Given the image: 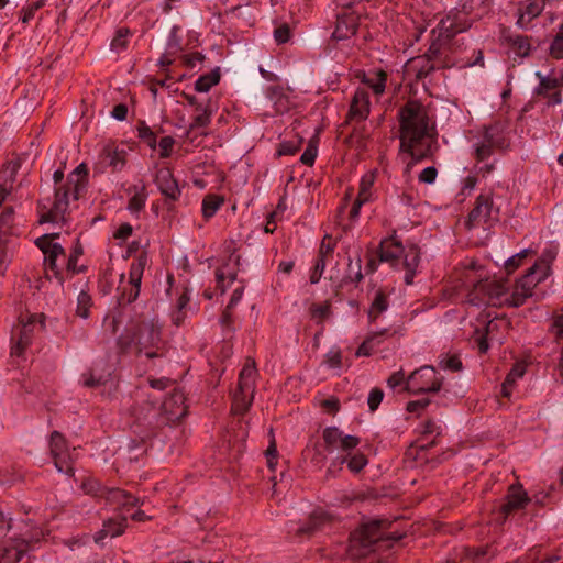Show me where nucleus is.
Returning a JSON list of instances; mask_svg holds the SVG:
<instances>
[{
  "instance_id": "obj_4",
  "label": "nucleus",
  "mask_w": 563,
  "mask_h": 563,
  "mask_svg": "<svg viewBox=\"0 0 563 563\" xmlns=\"http://www.w3.org/2000/svg\"><path fill=\"white\" fill-rule=\"evenodd\" d=\"M419 261L420 253L416 245L404 246L394 240H385L380 244L379 262L389 263L397 269L404 268L407 285L412 284Z\"/></svg>"
},
{
  "instance_id": "obj_34",
  "label": "nucleus",
  "mask_w": 563,
  "mask_h": 563,
  "mask_svg": "<svg viewBox=\"0 0 563 563\" xmlns=\"http://www.w3.org/2000/svg\"><path fill=\"white\" fill-rule=\"evenodd\" d=\"M387 308H388L387 297L385 296L384 292L377 291L373 299V302L369 307V310H368L369 320L371 321L376 320L382 312L387 310Z\"/></svg>"
},
{
  "instance_id": "obj_2",
  "label": "nucleus",
  "mask_w": 563,
  "mask_h": 563,
  "mask_svg": "<svg viewBox=\"0 0 563 563\" xmlns=\"http://www.w3.org/2000/svg\"><path fill=\"white\" fill-rule=\"evenodd\" d=\"M44 537L31 521H15L0 511V562L18 563Z\"/></svg>"
},
{
  "instance_id": "obj_58",
  "label": "nucleus",
  "mask_w": 563,
  "mask_h": 563,
  "mask_svg": "<svg viewBox=\"0 0 563 563\" xmlns=\"http://www.w3.org/2000/svg\"><path fill=\"white\" fill-rule=\"evenodd\" d=\"M174 145V140L170 136H164L158 142V151L161 157H167Z\"/></svg>"
},
{
  "instance_id": "obj_61",
  "label": "nucleus",
  "mask_w": 563,
  "mask_h": 563,
  "mask_svg": "<svg viewBox=\"0 0 563 563\" xmlns=\"http://www.w3.org/2000/svg\"><path fill=\"white\" fill-rule=\"evenodd\" d=\"M387 384L390 388H396L402 384L406 385L405 375L402 371L395 372L387 379Z\"/></svg>"
},
{
  "instance_id": "obj_9",
  "label": "nucleus",
  "mask_w": 563,
  "mask_h": 563,
  "mask_svg": "<svg viewBox=\"0 0 563 563\" xmlns=\"http://www.w3.org/2000/svg\"><path fill=\"white\" fill-rule=\"evenodd\" d=\"M165 342L162 338V324L153 319L143 324V354L152 360L157 358L159 366L165 364Z\"/></svg>"
},
{
  "instance_id": "obj_24",
  "label": "nucleus",
  "mask_w": 563,
  "mask_h": 563,
  "mask_svg": "<svg viewBox=\"0 0 563 563\" xmlns=\"http://www.w3.org/2000/svg\"><path fill=\"white\" fill-rule=\"evenodd\" d=\"M357 18L353 14L341 15L338 19L336 27L333 32L335 40H344L354 35L357 31Z\"/></svg>"
},
{
  "instance_id": "obj_18",
  "label": "nucleus",
  "mask_w": 563,
  "mask_h": 563,
  "mask_svg": "<svg viewBox=\"0 0 563 563\" xmlns=\"http://www.w3.org/2000/svg\"><path fill=\"white\" fill-rule=\"evenodd\" d=\"M37 317L31 316L27 319V322H23L19 329L18 338L13 339V344L11 347V355L16 357H22L25 349L31 344L32 333L34 330V324L36 322Z\"/></svg>"
},
{
  "instance_id": "obj_19",
  "label": "nucleus",
  "mask_w": 563,
  "mask_h": 563,
  "mask_svg": "<svg viewBox=\"0 0 563 563\" xmlns=\"http://www.w3.org/2000/svg\"><path fill=\"white\" fill-rule=\"evenodd\" d=\"M155 183L164 196L172 200L178 198L180 189L168 168H162L156 173Z\"/></svg>"
},
{
  "instance_id": "obj_23",
  "label": "nucleus",
  "mask_w": 563,
  "mask_h": 563,
  "mask_svg": "<svg viewBox=\"0 0 563 563\" xmlns=\"http://www.w3.org/2000/svg\"><path fill=\"white\" fill-rule=\"evenodd\" d=\"M344 463H347V467L351 472L358 473L367 464V459L362 453L350 455L349 452L345 456L334 459L328 470V473H332L333 468H341Z\"/></svg>"
},
{
  "instance_id": "obj_30",
  "label": "nucleus",
  "mask_w": 563,
  "mask_h": 563,
  "mask_svg": "<svg viewBox=\"0 0 563 563\" xmlns=\"http://www.w3.org/2000/svg\"><path fill=\"white\" fill-rule=\"evenodd\" d=\"M387 330L384 329L378 332L371 333L364 342L358 346L356 351L357 356H368L372 353L373 347L382 342V338L386 334Z\"/></svg>"
},
{
  "instance_id": "obj_27",
  "label": "nucleus",
  "mask_w": 563,
  "mask_h": 563,
  "mask_svg": "<svg viewBox=\"0 0 563 563\" xmlns=\"http://www.w3.org/2000/svg\"><path fill=\"white\" fill-rule=\"evenodd\" d=\"M256 368L254 361L247 360L239 376V388L242 391L254 393Z\"/></svg>"
},
{
  "instance_id": "obj_33",
  "label": "nucleus",
  "mask_w": 563,
  "mask_h": 563,
  "mask_svg": "<svg viewBox=\"0 0 563 563\" xmlns=\"http://www.w3.org/2000/svg\"><path fill=\"white\" fill-rule=\"evenodd\" d=\"M254 393L242 391L239 387L233 395V410L236 413H243L251 406Z\"/></svg>"
},
{
  "instance_id": "obj_53",
  "label": "nucleus",
  "mask_w": 563,
  "mask_h": 563,
  "mask_svg": "<svg viewBox=\"0 0 563 563\" xmlns=\"http://www.w3.org/2000/svg\"><path fill=\"white\" fill-rule=\"evenodd\" d=\"M384 398V393L379 388H374L371 390L367 399V404L371 411H375L378 406L380 405L382 400Z\"/></svg>"
},
{
  "instance_id": "obj_16",
  "label": "nucleus",
  "mask_w": 563,
  "mask_h": 563,
  "mask_svg": "<svg viewBox=\"0 0 563 563\" xmlns=\"http://www.w3.org/2000/svg\"><path fill=\"white\" fill-rule=\"evenodd\" d=\"M333 521L332 515L322 509L314 510L307 523L300 525L297 528L291 529L298 536L310 537L318 531L325 529Z\"/></svg>"
},
{
  "instance_id": "obj_38",
  "label": "nucleus",
  "mask_w": 563,
  "mask_h": 563,
  "mask_svg": "<svg viewBox=\"0 0 563 563\" xmlns=\"http://www.w3.org/2000/svg\"><path fill=\"white\" fill-rule=\"evenodd\" d=\"M223 200L218 196H207L202 201V213L206 219L214 216Z\"/></svg>"
},
{
  "instance_id": "obj_49",
  "label": "nucleus",
  "mask_w": 563,
  "mask_h": 563,
  "mask_svg": "<svg viewBox=\"0 0 563 563\" xmlns=\"http://www.w3.org/2000/svg\"><path fill=\"white\" fill-rule=\"evenodd\" d=\"M439 366L443 369L457 372L462 368V362L457 356H444L440 360Z\"/></svg>"
},
{
  "instance_id": "obj_62",
  "label": "nucleus",
  "mask_w": 563,
  "mask_h": 563,
  "mask_svg": "<svg viewBox=\"0 0 563 563\" xmlns=\"http://www.w3.org/2000/svg\"><path fill=\"white\" fill-rule=\"evenodd\" d=\"M148 384L154 389L163 390L170 384V380L166 377H161V378H151L150 377Z\"/></svg>"
},
{
  "instance_id": "obj_3",
  "label": "nucleus",
  "mask_w": 563,
  "mask_h": 563,
  "mask_svg": "<svg viewBox=\"0 0 563 563\" xmlns=\"http://www.w3.org/2000/svg\"><path fill=\"white\" fill-rule=\"evenodd\" d=\"M86 173L82 166H78L68 177L66 188L56 189L55 201H41V222L65 221V213L68 210L70 200L78 197L79 191L85 187Z\"/></svg>"
},
{
  "instance_id": "obj_41",
  "label": "nucleus",
  "mask_w": 563,
  "mask_h": 563,
  "mask_svg": "<svg viewBox=\"0 0 563 563\" xmlns=\"http://www.w3.org/2000/svg\"><path fill=\"white\" fill-rule=\"evenodd\" d=\"M301 137H296L294 140H287L279 144V148L277 151L278 156L283 155H294L302 144Z\"/></svg>"
},
{
  "instance_id": "obj_39",
  "label": "nucleus",
  "mask_w": 563,
  "mask_h": 563,
  "mask_svg": "<svg viewBox=\"0 0 563 563\" xmlns=\"http://www.w3.org/2000/svg\"><path fill=\"white\" fill-rule=\"evenodd\" d=\"M374 180H375V174L374 173H368L366 175H364L361 179V184H360V191H358V195H357V198L358 199H362L363 201H368L369 198H371V188L374 184Z\"/></svg>"
},
{
  "instance_id": "obj_11",
  "label": "nucleus",
  "mask_w": 563,
  "mask_h": 563,
  "mask_svg": "<svg viewBox=\"0 0 563 563\" xmlns=\"http://www.w3.org/2000/svg\"><path fill=\"white\" fill-rule=\"evenodd\" d=\"M442 385V378L437 376L435 369L431 366H422L411 373L406 380V390L419 393H435L439 391Z\"/></svg>"
},
{
  "instance_id": "obj_37",
  "label": "nucleus",
  "mask_w": 563,
  "mask_h": 563,
  "mask_svg": "<svg viewBox=\"0 0 563 563\" xmlns=\"http://www.w3.org/2000/svg\"><path fill=\"white\" fill-rule=\"evenodd\" d=\"M13 222L12 209H5L0 216V238L8 239V235L15 234Z\"/></svg>"
},
{
  "instance_id": "obj_55",
  "label": "nucleus",
  "mask_w": 563,
  "mask_h": 563,
  "mask_svg": "<svg viewBox=\"0 0 563 563\" xmlns=\"http://www.w3.org/2000/svg\"><path fill=\"white\" fill-rule=\"evenodd\" d=\"M274 38L278 44H284L290 38V29L287 24H283L274 31Z\"/></svg>"
},
{
  "instance_id": "obj_21",
  "label": "nucleus",
  "mask_w": 563,
  "mask_h": 563,
  "mask_svg": "<svg viewBox=\"0 0 563 563\" xmlns=\"http://www.w3.org/2000/svg\"><path fill=\"white\" fill-rule=\"evenodd\" d=\"M369 113L368 93L364 89H357L353 96L350 118L352 120L363 121Z\"/></svg>"
},
{
  "instance_id": "obj_5",
  "label": "nucleus",
  "mask_w": 563,
  "mask_h": 563,
  "mask_svg": "<svg viewBox=\"0 0 563 563\" xmlns=\"http://www.w3.org/2000/svg\"><path fill=\"white\" fill-rule=\"evenodd\" d=\"M382 521H372L363 525L360 529L354 531L350 539L347 554L352 559L364 558L375 550V545L385 540L393 539L398 541L402 538L401 534L388 533L382 530Z\"/></svg>"
},
{
  "instance_id": "obj_17",
  "label": "nucleus",
  "mask_w": 563,
  "mask_h": 563,
  "mask_svg": "<svg viewBox=\"0 0 563 563\" xmlns=\"http://www.w3.org/2000/svg\"><path fill=\"white\" fill-rule=\"evenodd\" d=\"M49 446L56 470L59 473H70L71 467L68 465L70 454L66 449V443L63 435L58 432H53L51 435Z\"/></svg>"
},
{
  "instance_id": "obj_40",
  "label": "nucleus",
  "mask_w": 563,
  "mask_h": 563,
  "mask_svg": "<svg viewBox=\"0 0 563 563\" xmlns=\"http://www.w3.org/2000/svg\"><path fill=\"white\" fill-rule=\"evenodd\" d=\"M489 0H470L463 7L465 13L474 12L476 18H482L488 10Z\"/></svg>"
},
{
  "instance_id": "obj_47",
  "label": "nucleus",
  "mask_w": 563,
  "mask_h": 563,
  "mask_svg": "<svg viewBox=\"0 0 563 563\" xmlns=\"http://www.w3.org/2000/svg\"><path fill=\"white\" fill-rule=\"evenodd\" d=\"M334 247L335 243L333 242L332 238L330 235H325L319 249V256L327 260H332Z\"/></svg>"
},
{
  "instance_id": "obj_51",
  "label": "nucleus",
  "mask_w": 563,
  "mask_h": 563,
  "mask_svg": "<svg viewBox=\"0 0 563 563\" xmlns=\"http://www.w3.org/2000/svg\"><path fill=\"white\" fill-rule=\"evenodd\" d=\"M385 82H386V74L383 71H379L376 74V78L372 80H367V84L373 89V91L376 95H380L385 90Z\"/></svg>"
},
{
  "instance_id": "obj_1",
  "label": "nucleus",
  "mask_w": 563,
  "mask_h": 563,
  "mask_svg": "<svg viewBox=\"0 0 563 563\" xmlns=\"http://www.w3.org/2000/svg\"><path fill=\"white\" fill-rule=\"evenodd\" d=\"M399 151L409 155L406 172L434 152L437 144L435 124L433 117L426 106L419 101L407 102L398 113Z\"/></svg>"
},
{
  "instance_id": "obj_22",
  "label": "nucleus",
  "mask_w": 563,
  "mask_h": 563,
  "mask_svg": "<svg viewBox=\"0 0 563 563\" xmlns=\"http://www.w3.org/2000/svg\"><path fill=\"white\" fill-rule=\"evenodd\" d=\"M133 228L129 223H122L113 231V239L117 241L119 245L126 244L124 257H131L135 255L139 251L140 244L139 241L133 240L131 243H128L129 239L132 236Z\"/></svg>"
},
{
  "instance_id": "obj_15",
  "label": "nucleus",
  "mask_w": 563,
  "mask_h": 563,
  "mask_svg": "<svg viewBox=\"0 0 563 563\" xmlns=\"http://www.w3.org/2000/svg\"><path fill=\"white\" fill-rule=\"evenodd\" d=\"M162 412L169 422L179 421L187 413L185 395L174 390L162 404Z\"/></svg>"
},
{
  "instance_id": "obj_46",
  "label": "nucleus",
  "mask_w": 563,
  "mask_h": 563,
  "mask_svg": "<svg viewBox=\"0 0 563 563\" xmlns=\"http://www.w3.org/2000/svg\"><path fill=\"white\" fill-rule=\"evenodd\" d=\"M330 314V305L327 302L322 305H314L311 307V317L319 323L328 319Z\"/></svg>"
},
{
  "instance_id": "obj_52",
  "label": "nucleus",
  "mask_w": 563,
  "mask_h": 563,
  "mask_svg": "<svg viewBox=\"0 0 563 563\" xmlns=\"http://www.w3.org/2000/svg\"><path fill=\"white\" fill-rule=\"evenodd\" d=\"M218 80L219 79L217 77H200L195 84L196 90L199 92H207L212 86L218 84Z\"/></svg>"
},
{
  "instance_id": "obj_56",
  "label": "nucleus",
  "mask_w": 563,
  "mask_h": 563,
  "mask_svg": "<svg viewBox=\"0 0 563 563\" xmlns=\"http://www.w3.org/2000/svg\"><path fill=\"white\" fill-rule=\"evenodd\" d=\"M324 363L330 368H340L341 367V353L338 350H331L325 355Z\"/></svg>"
},
{
  "instance_id": "obj_10",
  "label": "nucleus",
  "mask_w": 563,
  "mask_h": 563,
  "mask_svg": "<svg viewBox=\"0 0 563 563\" xmlns=\"http://www.w3.org/2000/svg\"><path fill=\"white\" fill-rule=\"evenodd\" d=\"M499 209L495 207L490 194H482L477 197L475 207L465 222L468 229L479 225H492L498 221Z\"/></svg>"
},
{
  "instance_id": "obj_31",
  "label": "nucleus",
  "mask_w": 563,
  "mask_h": 563,
  "mask_svg": "<svg viewBox=\"0 0 563 563\" xmlns=\"http://www.w3.org/2000/svg\"><path fill=\"white\" fill-rule=\"evenodd\" d=\"M124 531L123 520L110 519L104 522L102 530L96 538V542H100L106 537H117Z\"/></svg>"
},
{
  "instance_id": "obj_50",
  "label": "nucleus",
  "mask_w": 563,
  "mask_h": 563,
  "mask_svg": "<svg viewBox=\"0 0 563 563\" xmlns=\"http://www.w3.org/2000/svg\"><path fill=\"white\" fill-rule=\"evenodd\" d=\"M329 262H330V260H327V258H323V257H320V256L318 257V261H317V263L314 265V268H313V271L311 272V275H310V283L311 284H317L320 280V278H321V276H322V274L324 272V268H325V266H327V264Z\"/></svg>"
},
{
  "instance_id": "obj_64",
  "label": "nucleus",
  "mask_w": 563,
  "mask_h": 563,
  "mask_svg": "<svg viewBox=\"0 0 563 563\" xmlns=\"http://www.w3.org/2000/svg\"><path fill=\"white\" fill-rule=\"evenodd\" d=\"M553 331L555 338L562 342V350H563V317H558L553 323Z\"/></svg>"
},
{
  "instance_id": "obj_28",
  "label": "nucleus",
  "mask_w": 563,
  "mask_h": 563,
  "mask_svg": "<svg viewBox=\"0 0 563 563\" xmlns=\"http://www.w3.org/2000/svg\"><path fill=\"white\" fill-rule=\"evenodd\" d=\"M536 76L539 78L540 84L536 89L538 95H545L550 90L556 89L563 86V74H560V77H551L544 76L541 71H537Z\"/></svg>"
},
{
  "instance_id": "obj_43",
  "label": "nucleus",
  "mask_w": 563,
  "mask_h": 563,
  "mask_svg": "<svg viewBox=\"0 0 563 563\" xmlns=\"http://www.w3.org/2000/svg\"><path fill=\"white\" fill-rule=\"evenodd\" d=\"M90 296L84 291H81L78 295L77 298V314L84 319L88 318L89 316V308H90Z\"/></svg>"
},
{
  "instance_id": "obj_57",
  "label": "nucleus",
  "mask_w": 563,
  "mask_h": 563,
  "mask_svg": "<svg viewBox=\"0 0 563 563\" xmlns=\"http://www.w3.org/2000/svg\"><path fill=\"white\" fill-rule=\"evenodd\" d=\"M544 9L543 3L540 0H531L530 4L526 9V13L528 19H532L538 16Z\"/></svg>"
},
{
  "instance_id": "obj_36",
  "label": "nucleus",
  "mask_w": 563,
  "mask_h": 563,
  "mask_svg": "<svg viewBox=\"0 0 563 563\" xmlns=\"http://www.w3.org/2000/svg\"><path fill=\"white\" fill-rule=\"evenodd\" d=\"M268 97L274 102L277 112H284L289 108V101L287 97H285L282 88L271 87L268 89Z\"/></svg>"
},
{
  "instance_id": "obj_20",
  "label": "nucleus",
  "mask_w": 563,
  "mask_h": 563,
  "mask_svg": "<svg viewBox=\"0 0 563 563\" xmlns=\"http://www.w3.org/2000/svg\"><path fill=\"white\" fill-rule=\"evenodd\" d=\"M529 501L530 498L528 497L527 493L522 490L521 486L512 485L509 487L507 501L505 505H503L501 512L506 517L510 512L523 508Z\"/></svg>"
},
{
  "instance_id": "obj_35",
  "label": "nucleus",
  "mask_w": 563,
  "mask_h": 563,
  "mask_svg": "<svg viewBox=\"0 0 563 563\" xmlns=\"http://www.w3.org/2000/svg\"><path fill=\"white\" fill-rule=\"evenodd\" d=\"M196 110L198 113L194 117L192 122L190 123V130L205 128L210 122L211 110L207 104L197 103Z\"/></svg>"
},
{
  "instance_id": "obj_63",
  "label": "nucleus",
  "mask_w": 563,
  "mask_h": 563,
  "mask_svg": "<svg viewBox=\"0 0 563 563\" xmlns=\"http://www.w3.org/2000/svg\"><path fill=\"white\" fill-rule=\"evenodd\" d=\"M429 405V399L413 400L407 404L409 412H418Z\"/></svg>"
},
{
  "instance_id": "obj_42",
  "label": "nucleus",
  "mask_w": 563,
  "mask_h": 563,
  "mask_svg": "<svg viewBox=\"0 0 563 563\" xmlns=\"http://www.w3.org/2000/svg\"><path fill=\"white\" fill-rule=\"evenodd\" d=\"M467 556H470L475 562L482 563L493 558L494 552L490 551V547H481L477 549L467 550Z\"/></svg>"
},
{
  "instance_id": "obj_59",
  "label": "nucleus",
  "mask_w": 563,
  "mask_h": 563,
  "mask_svg": "<svg viewBox=\"0 0 563 563\" xmlns=\"http://www.w3.org/2000/svg\"><path fill=\"white\" fill-rule=\"evenodd\" d=\"M128 31L120 30L117 34V36L111 42V48L115 52L122 51L126 45V37Z\"/></svg>"
},
{
  "instance_id": "obj_26",
  "label": "nucleus",
  "mask_w": 563,
  "mask_h": 563,
  "mask_svg": "<svg viewBox=\"0 0 563 563\" xmlns=\"http://www.w3.org/2000/svg\"><path fill=\"white\" fill-rule=\"evenodd\" d=\"M467 27H470V24L462 23L457 15H448L439 23L440 35L445 36L446 38L454 36L456 33L465 31Z\"/></svg>"
},
{
  "instance_id": "obj_8",
  "label": "nucleus",
  "mask_w": 563,
  "mask_h": 563,
  "mask_svg": "<svg viewBox=\"0 0 563 563\" xmlns=\"http://www.w3.org/2000/svg\"><path fill=\"white\" fill-rule=\"evenodd\" d=\"M548 265L540 263L533 265L528 273L517 282L511 294L507 291V306L520 307L526 299L532 296L533 288L548 275Z\"/></svg>"
},
{
  "instance_id": "obj_60",
  "label": "nucleus",
  "mask_w": 563,
  "mask_h": 563,
  "mask_svg": "<svg viewBox=\"0 0 563 563\" xmlns=\"http://www.w3.org/2000/svg\"><path fill=\"white\" fill-rule=\"evenodd\" d=\"M437 175H438V172L435 169V167H427L424 168L420 175H419V180L421 183H426V184H433L435 178H437Z\"/></svg>"
},
{
  "instance_id": "obj_48",
  "label": "nucleus",
  "mask_w": 563,
  "mask_h": 563,
  "mask_svg": "<svg viewBox=\"0 0 563 563\" xmlns=\"http://www.w3.org/2000/svg\"><path fill=\"white\" fill-rule=\"evenodd\" d=\"M43 5V0H37L31 4H27L24 7L21 11V21L23 23L30 22L33 18L35 12Z\"/></svg>"
},
{
  "instance_id": "obj_6",
  "label": "nucleus",
  "mask_w": 563,
  "mask_h": 563,
  "mask_svg": "<svg viewBox=\"0 0 563 563\" xmlns=\"http://www.w3.org/2000/svg\"><path fill=\"white\" fill-rule=\"evenodd\" d=\"M505 140L503 129L499 124L487 126L473 144L474 157L478 164V170L483 175L489 174L494 169V162H488L495 148H503Z\"/></svg>"
},
{
  "instance_id": "obj_54",
  "label": "nucleus",
  "mask_w": 563,
  "mask_h": 563,
  "mask_svg": "<svg viewBox=\"0 0 563 563\" xmlns=\"http://www.w3.org/2000/svg\"><path fill=\"white\" fill-rule=\"evenodd\" d=\"M317 146L313 143H309L300 157L301 163L306 165H312L317 157Z\"/></svg>"
},
{
  "instance_id": "obj_45",
  "label": "nucleus",
  "mask_w": 563,
  "mask_h": 563,
  "mask_svg": "<svg viewBox=\"0 0 563 563\" xmlns=\"http://www.w3.org/2000/svg\"><path fill=\"white\" fill-rule=\"evenodd\" d=\"M243 291H244L243 287H238L236 289H234V291L231 296V299H230V301L225 308V311L223 313L222 323H227L229 321L230 310L233 309L240 302V300L242 299V296H243Z\"/></svg>"
},
{
  "instance_id": "obj_12",
  "label": "nucleus",
  "mask_w": 563,
  "mask_h": 563,
  "mask_svg": "<svg viewBox=\"0 0 563 563\" xmlns=\"http://www.w3.org/2000/svg\"><path fill=\"white\" fill-rule=\"evenodd\" d=\"M322 439L324 442V449L329 453H333L335 450L349 453L360 444V439L357 437L344 434L336 427H327L322 432Z\"/></svg>"
},
{
  "instance_id": "obj_14",
  "label": "nucleus",
  "mask_w": 563,
  "mask_h": 563,
  "mask_svg": "<svg viewBox=\"0 0 563 563\" xmlns=\"http://www.w3.org/2000/svg\"><path fill=\"white\" fill-rule=\"evenodd\" d=\"M509 328V321L505 318H495L489 320L485 325V335L477 339L478 349L482 353L487 352L488 341L501 342L504 332Z\"/></svg>"
},
{
  "instance_id": "obj_32",
  "label": "nucleus",
  "mask_w": 563,
  "mask_h": 563,
  "mask_svg": "<svg viewBox=\"0 0 563 563\" xmlns=\"http://www.w3.org/2000/svg\"><path fill=\"white\" fill-rule=\"evenodd\" d=\"M13 244L9 239L0 238V277L3 276L12 258Z\"/></svg>"
},
{
  "instance_id": "obj_25",
  "label": "nucleus",
  "mask_w": 563,
  "mask_h": 563,
  "mask_svg": "<svg viewBox=\"0 0 563 563\" xmlns=\"http://www.w3.org/2000/svg\"><path fill=\"white\" fill-rule=\"evenodd\" d=\"M18 163H10L3 170V180L0 183V206L14 189V180L18 172Z\"/></svg>"
},
{
  "instance_id": "obj_29",
  "label": "nucleus",
  "mask_w": 563,
  "mask_h": 563,
  "mask_svg": "<svg viewBox=\"0 0 563 563\" xmlns=\"http://www.w3.org/2000/svg\"><path fill=\"white\" fill-rule=\"evenodd\" d=\"M526 372L523 364H516L505 378L501 385V395L504 397H510L511 390L516 382L523 376Z\"/></svg>"
},
{
  "instance_id": "obj_44",
  "label": "nucleus",
  "mask_w": 563,
  "mask_h": 563,
  "mask_svg": "<svg viewBox=\"0 0 563 563\" xmlns=\"http://www.w3.org/2000/svg\"><path fill=\"white\" fill-rule=\"evenodd\" d=\"M550 54L556 59L563 58V25L550 46Z\"/></svg>"
},
{
  "instance_id": "obj_13",
  "label": "nucleus",
  "mask_w": 563,
  "mask_h": 563,
  "mask_svg": "<svg viewBox=\"0 0 563 563\" xmlns=\"http://www.w3.org/2000/svg\"><path fill=\"white\" fill-rule=\"evenodd\" d=\"M57 234H43L37 238L35 243L44 254L45 264L53 269L56 274L58 268V261L65 260L64 247L56 242Z\"/></svg>"
},
{
  "instance_id": "obj_7",
  "label": "nucleus",
  "mask_w": 563,
  "mask_h": 563,
  "mask_svg": "<svg viewBox=\"0 0 563 563\" xmlns=\"http://www.w3.org/2000/svg\"><path fill=\"white\" fill-rule=\"evenodd\" d=\"M468 302L475 306H507V283L496 279L477 282L468 294Z\"/></svg>"
}]
</instances>
